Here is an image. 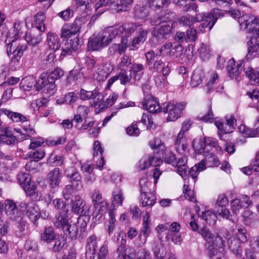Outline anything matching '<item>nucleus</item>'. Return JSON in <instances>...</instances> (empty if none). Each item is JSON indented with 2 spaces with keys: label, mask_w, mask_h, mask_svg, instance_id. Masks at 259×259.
I'll list each match as a JSON object with an SVG mask.
<instances>
[{
  "label": "nucleus",
  "mask_w": 259,
  "mask_h": 259,
  "mask_svg": "<svg viewBox=\"0 0 259 259\" xmlns=\"http://www.w3.org/2000/svg\"><path fill=\"white\" fill-rule=\"evenodd\" d=\"M175 16L174 13L168 12L160 17L152 18V25H156L152 34L158 40L166 38L170 34Z\"/></svg>",
  "instance_id": "f257e3e1"
},
{
  "label": "nucleus",
  "mask_w": 259,
  "mask_h": 259,
  "mask_svg": "<svg viewBox=\"0 0 259 259\" xmlns=\"http://www.w3.org/2000/svg\"><path fill=\"white\" fill-rule=\"evenodd\" d=\"M246 234L247 231L245 229H239L236 234L238 239L231 238L228 240L229 248L237 258H240L242 253V247L239 241L242 243L246 242L247 241Z\"/></svg>",
  "instance_id": "f03ea898"
},
{
  "label": "nucleus",
  "mask_w": 259,
  "mask_h": 259,
  "mask_svg": "<svg viewBox=\"0 0 259 259\" xmlns=\"http://www.w3.org/2000/svg\"><path fill=\"white\" fill-rule=\"evenodd\" d=\"M150 218L149 212H146L143 217V222L142 227L139 230V235L135 240V244L138 247L143 246L147 242L148 237L151 233V223Z\"/></svg>",
  "instance_id": "7ed1b4c3"
},
{
  "label": "nucleus",
  "mask_w": 259,
  "mask_h": 259,
  "mask_svg": "<svg viewBox=\"0 0 259 259\" xmlns=\"http://www.w3.org/2000/svg\"><path fill=\"white\" fill-rule=\"evenodd\" d=\"M186 104L183 103H174L169 102L167 104H164L162 111L168 113L167 120L168 121H175L182 115V111L185 109Z\"/></svg>",
  "instance_id": "20e7f679"
},
{
  "label": "nucleus",
  "mask_w": 259,
  "mask_h": 259,
  "mask_svg": "<svg viewBox=\"0 0 259 259\" xmlns=\"http://www.w3.org/2000/svg\"><path fill=\"white\" fill-rule=\"evenodd\" d=\"M199 234L203 238L208 245V249L214 246L222 248L224 246V240L218 235H215L207 228L203 227L199 231Z\"/></svg>",
  "instance_id": "39448f33"
},
{
  "label": "nucleus",
  "mask_w": 259,
  "mask_h": 259,
  "mask_svg": "<svg viewBox=\"0 0 259 259\" xmlns=\"http://www.w3.org/2000/svg\"><path fill=\"white\" fill-rule=\"evenodd\" d=\"M82 44V40L77 36L73 39L67 40L64 44H61L59 46L61 50L60 57L63 59L64 57L71 55L79 49Z\"/></svg>",
  "instance_id": "423d86ee"
},
{
  "label": "nucleus",
  "mask_w": 259,
  "mask_h": 259,
  "mask_svg": "<svg viewBox=\"0 0 259 259\" xmlns=\"http://www.w3.org/2000/svg\"><path fill=\"white\" fill-rule=\"evenodd\" d=\"M21 212L27 217L32 222H35L40 215L38 206L33 202H21L20 205Z\"/></svg>",
  "instance_id": "0eeeda50"
},
{
  "label": "nucleus",
  "mask_w": 259,
  "mask_h": 259,
  "mask_svg": "<svg viewBox=\"0 0 259 259\" xmlns=\"http://www.w3.org/2000/svg\"><path fill=\"white\" fill-rule=\"evenodd\" d=\"M222 15L221 10L218 9L212 10L210 13L207 15L199 26V30L204 32L206 29L210 30L216 22L218 18Z\"/></svg>",
  "instance_id": "6e6552de"
},
{
  "label": "nucleus",
  "mask_w": 259,
  "mask_h": 259,
  "mask_svg": "<svg viewBox=\"0 0 259 259\" xmlns=\"http://www.w3.org/2000/svg\"><path fill=\"white\" fill-rule=\"evenodd\" d=\"M246 65L247 64L244 61L236 64L234 59L229 60L227 66V73L229 76L232 79L235 78L238 81L240 80L241 79L240 74L242 69L244 70V68Z\"/></svg>",
  "instance_id": "1a4fd4ad"
},
{
  "label": "nucleus",
  "mask_w": 259,
  "mask_h": 259,
  "mask_svg": "<svg viewBox=\"0 0 259 259\" xmlns=\"http://www.w3.org/2000/svg\"><path fill=\"white\" fill-rule=\"evenodd\" d=\"M109 44L106 39V35L98 34L97 36H93L89 39L88 47L89 50L99 51Z\"/></svg>",
  "instance_id": "9d476101"
},
{
  "label": "nucleus",
  "mask_w": 259,
  "mask_h": 259,
  "mask_svg": "<svg viewBox=\"0 0 259 259\" xmlns=\"http://www.w3.org/2000/svg\"><path fill=\"white\" fill-rule=\"evenodd\" d=\"M80 96L81 99L83 100H88L91 99H95L97 98V100H94L93 103L94 107H100L102 104L103 96L102 94L99 93L97 89H95L92 91L81 89L80 91Z\"/></svg>",
  "instance_id": "9b49d317"
},
{
  "label": "nucleus",
  "mask_w": 259,
  "mask_h": 259,
  "mask_svg": "<svg viewBox=\"0 0 259 259\" xmlns=\"http://www.w3.org/2000/svg\"><path fill=\"white\" fill-rule=\"evenodd\" d=\"M229 200L224 194L219 195L215 204L217 213L223 218L228 219L230 215L229 210L226 208L228 205Z\"/></svg>",
  "instance_id": "f8f14e48"
},
{
  "label": "nucleus",
  "mask_w": 259,
  "mask_h": 259,
  "mask_svg": "<svg viewBox=\"0 0 259 259\" xmlns=\"http://www.w3.org/2000/svg\"><path fill=\"white\" fill-rule=\"evenodd\" d=\"M61 177V171L58 167L55 168L48 173L47 179L52 192H54L58 189Z\"/></svg>",
  "instance_id": "ddd939ff"
},
{
  "label": "nucleus",
  "mask_w": 259,
  "mask_h": 259,
  "mask_svg": "<svg viewBox=\"0 0 259 259\" xmlns=\"http://www.w3.org/2000/svg\"><path fill=\"white\" fill-rule=\"evenodd\" d=\"M142 107L147 110L149 112L157 113L162 111V107H160L157 99L151 96H148L141 102Z\"/></svg>",
  "instance_id": "4468645a"
},
{
  "label": "nucleus",
  "mask_w": 259,
  "mask_h": 259,
  "mask_svg": "<svg viewBox=\"0 0 259 259\" xmlns=\"http://www.w3.org/2000/svg\"><path fill=\"white\" fill-rule=\"evenodd\" d=\"M252 33L250 40L248 42V54L246 55L247 58L253 57L254 53L257 52L259 49V28H256L250 31Z\"/></svg>",
  "instance_id": "2eb2a0df"
},
{
  "label": "nucleus",
  "mask_w": 259,
  "mask_h": 259,
  "mask_svg": "<svg viewBox=\"0 0 259 259\" xmlns=\"http://www.w3.org/2000/svg\"><path fill=\"white\" fill-rule=\"evenodd\" d=\"M6 44L7 53L15 52L23 55L24 51L27 49V46L23 39H14L13 41Z\"/></svg>",
  "instance_id": "dca6fc26"
},
{
  "label": "nucleus",
  "mask_w": 259,
  "mask_h": 259,
  "mask_svg": "<svg viewBox=\"0 0 259 259\" xmlns=\"http://www.w3.org/2000/svg\"><path fill=\"white\" fill-rule=\"evenodd\" d=\"M65 172L75 189H80L82 187L81 177L75 168L70 167L65 170Z\"/></svg>",
  "instance_id": "f3484780"
},
{
  "label": "nucleus",
  "mask_w": 259,
  "mask_h": 259,
  "mask_svg": "<svg viewBox=\"0 0 259 259\" xmlns=\"http://www.w3.org/2000/svg\"><path fill=\"white\" fill-rule=\"evenodd\" d=\"M72 210L75 213L80 215H88L89 211L85 210V202L80 196L77 195L72 200Z\"/></svg>",
  "instance_id": "a211bd4d"
},
{
  "label": "nucleus",
  "mask_w": 259,
  "mask_h": 259,
  "mask_svg": "<svg viewBox=\"0 0 259 259\" xmlns=\"http://www.w3.org/2000/svg\"><path fill=\"white\" fill-rule=\"evenodd\" d=\"M5 211L7 217L12 221H19L20 214L15 202L7 199L5 201Z\"/></svg>",
  "instance_id": "6ab92c4d"
},
{
  "label": "nucleus",
  "mask_w": 259,
  "mask_h": 259,
  "mask_svg": "<svg viewBox=\"0 0 259 259\" xmlns=\"http://www.w3.org/2000/svg\"><path fill=\"white\" fill-rule=\"evenodd\" d=\"M240 25L244 29H248L249 31L252 30L253 28H255L257 26L258 23V19L251 14H246L242 16L239 21Z\"/></svg>",
  "instance_id": "aec40b11"
},
{
  "label": "nucleus",
  "mask_w": 259,
  "mask_h": 259,
  "mask_svg": "<svg viewBox=\"0 0 259 259\" xmlns=\"http://www.w3.org/2000/svg\"><path fill=\"white\" fill-rule=\"evenodd\" d=\"M157 162H160L158 158L152 155H145L142 157L137 164V167L140 170H143L149 167L150 165L156 166L159 164Z\"/></svg>",
  "instance_id": "412c9836"
},
{
  "label": "nucleus",
  "mask_w": 259,
  "mask_h": 259,
  "mask_svg": "<svg viewBox=\"0 0 259 259\" xmlns=\"http://www.w3.org/2000/svg\"><path fill=\"white\" fill-rule=\"evenodd\" d=\"M2 111L3 113L13 122L23 123L29 120L28 116L24 115L19 112H15L6 108H2Z\"/></svg>",
  "instance_id": "4be33fe9"
},
{
  "label": "nucleus",
  "mask_w": 259,
  "mask_h": 259,
  "mask_svg": "<svg viewBox=\"0 0 259 259\" xmlns=\"http://www.w3.org/2000/svg\"><path fill=\"white\" fill-rule=\"evenodd\" d=\"M97 247V238L93 234L88 238L87 240V247L89 249L85 253L87 259H95V253Z\"/></svg>",
  "instance_id": "5701e85b"
},
{
  "label": "nucleus",
  "mask_w": 259,
  "mask_h": 259,
  "mask_svg": "<svg viewBox=\"0 0 259 259\" xmlns=\"http://www.w3.org/2000/svg\"><path fill=\"white\" fill-rule=\"evenodd\" d=\"M80 29V27L76 22L70 25H65L61 29V37L69 38L78 32Z\"/></svg>",
  "instance_id": "b1692460"
},
{
  "label": "nucleus",
  "mask_w": 259,
  "mask_h": 259,
  "mask_svg": "<svg viewBox=\"0 0 259 259\" xmlns=\"http://www.w3.org/2000/svg\"><path fill=\"white\" fill-rule=\"evenodd\" d=\"M122 30L121 29L120 25H116L109 27L107 30L104 32V35H106V39L108 43H110L111 41L116 37H121L122 38Z\"/></svg>",
  "instance_id": "393cba45"
},
{
  "label": "nucleus",
  "mask_w": 259,
  "mask_h": 259,
  "mask_svg": "<svg viewBox=\"0 0 259 259\" xmlns=\"http://www.w3.org/2000/svg\"><path fill=\"white\" fill-rule=\"evenodd\" d=\"M68 218V212L59 211L58 215L55 218L54 225L62 230L70 223Z\"/></svg>",
  "instance_id": "a878e982"
},
{
  "label": "nucleus",
  "mask_w": 259,
  "mask_h": 259,
  "mask_svg": "<svg viewBox=\"0 0 259 259\" xmlns=\"http://www.w3.org/2000/svg\"><path fill=\"white\" fill-rule=\"evenodd\" d=\"M244 73L248 78L250 83L254 85H259V70H254L247 64L244 68Z\"/></svg>",
  "instance_id": "bb28decb"
},
{
  "label": "nucleus",
  "mask_w": 259,
  "mask_h": 259,
  "mask_svg": "<svg viewBox=\"0 0 259 259\" xmlns=\"http://www.w3.org/2000/svg\"><path fill=\"white\" fill-rule=\"evenodd\" d=\"M26 195L29 196L33 201H39L42 198V193L37 189L35 185L30 183L23 187Z\"/></svg>",
  "instance_id": "cd10ccee"
},
{
  "label": "nucleus",
  "mask_w": 259,
  "mask_h": 259,
  "mask_svg": "<svg viewBox=\"0 0 259 259\" xmlns=\"http://www.w3.org/2000/svg\"><path fill=\"white\" fill-rule=\"evenodd\" d=\"M128 40L126 38H122L120 44H115L109 48V52L110 54H115L116 52L120 55L124 53L127 48L129 47Z\"/></svg>",
  "instance_id": "c85d7f7f"
},
{
  "label": "nucleus",
  "mask_w": 259,
  "mask_h": 259,
  "mask_svg": "<svg viewBox=\"0 0 259 259\" xmlns=\"http://www.w3.org/2000/svg\"><path fill=\"white\" fill-rule=\"evenodd\" d=\"M144 67L142 64L134 63L131 66L130 71L135 82L139 81L143 76Z\"/></svg>",
  "instance_id": "c756f323"
},
{
  "label": "nucleus",
  "mask_w": 259,
  "mask_h": 259,
  "mask_svg": "<svg viewBox=\"0 0 259 259\" xmlns=\"http://www.w3.org/2000/svg\"><path fill=\"white\" fill-rule=\"evenodd\" d=\"M149 33L148 29H144L140 28L138 31V34L134 37L133 40L129 43L130 47L137 48V46L140 45L146 40L147 35Z\"/></svg>",
  "instance_id": "7c9ffc66"
},
{
  "label": "nucleus",
  "mask_w": 259,
  "mask_h": 259,
  "mask_svg": "<svg viewBox=\"0 0 259 259\" xmlns=\"http://www.w3.org/2000/svg\"><path fill=\"white\" fill-rule=\"evenodd\" d=\"M156 198L154 193L149 191V193L141 194V201L143 207H152L156 202Z\"/></svg>",
  "instance_id": "2f4dec72"
},
{
  "label": "nucleus",
  "mask_w": 259,
  "mask_h": 259,
  "mask_svg": "<svg viewBox=\"0 0 259 259\" xmlns=\"http://www.w3.org/2000/svg\"><path fill=\"white\" fill-rule=\"evenodd\" d=\"M111 72L110 64H105L97 69L94 78L99 81L105 80Z\"/></svg>",
  "instance_id": "473e14b6"
},
{
  "label": "nucleus",
  "mask_w": 259,
  "mask_h": 259,
  "mask_svg": "<svg viewBox=\"0 0 259 259\" xmlns=\"http://www.w3.org/2000/svg\"><path fill=\"white\" fill-rule=\"evenodd\" d=\"M133 64L132 57L124 54L120 58L116 67L120 71H127L128 68H131Z\"/></svg>",
  "instance_id": "72a5a7b5"
},
{
  "label": "nucleus",
  "mask_w": 259,
  "mask_h": 259,
  "mask_svg": "<svg viewBox=\"0 0 259 259\" xmlns=\"http://www.w3.org/2000/svg\"><path fill=\"white\" fill-rule=\"evenodd\" d=\"M59 37L55 33L48 32L47 36V45L48 46L50 49L56 51L58 50L59 44Z\"/></svg>",
  "instance_id": "f704fd0d"
},
{
  "label": "nucleus",
  "mask_w": 259,
  "mask_h": 259,
  "mask_svg": "<svg viewBox=\"0 0 259 259\" xmlns=\"http://www.w3.org/2000/svg\"><path fill=\"white\" fill-rule=\"evenodd\" d=\"M204 78V73L200 68H196L193 73L191 80V85L192 87H197L200 84Z\"/></svg>",
  "instance_id": "c9c22d12"
},
{
  "label": "nucleus",
  "mask_w": 259,
  "mask_h": 259,
  "mask_svg": "<svg viewBox=\"0 0 259 259\" xmlns=\"http://www.w3.org/2000/svg\"><path fill=\"white\" fill-rule=\"evenodd\" d=\"M41 32H35L34 30L27 32L25 34V40L29 44L35 46L38 44L42 40Z\"/></svg>",
  "instance_id": "e433bc0d"
},
{
  "label": "nucleus",
  "mask_w": 259,
  "mask_h": 259,
  "mask_svg": "<svg viewBox=\"0 0 259 259\" xmlns=\"http://www.w3.org/2000/svg\"><path fill=\"white\" fill-rule=\"evenodd\" d=\"M122 32V38H127L133 33H134L138 28L140 27V25L136 23H128L120 25Z\"/></svg>",
  "instance_id": "4c0bfd02"
},
{
  "label": "nucleus",
  "mask_w": 259,
  "mask_h": 259,
  "mask_svg": "<svg viewBox=\"0 0 259 259\" xmlns=\"http://www.w3.org/2000/svg\"><path fill=\"white\" fill-rule=\"evenodd\" d=\"M65 235L71 240L77 238L78 234V228L76 223L71 224L70 223L63 230Z\"/></svg>",
  "instance_id": "58836bf2"
},
{
  "label": "nucleus",
  "mask_w": 259,
  "mask_h": 259,
  "mask_svg": "<svg viewBox=\"0 0 259 259\" xmlns=\"http://www.w3.org/2000/svg\"><path fill=\"white\" fill-rule=\"evenodd\" d=\"M112 205L114 207L122 206L124 199L122 190L119 188H116L112 192Z\"/></svg>",
  "instance_id": "ea45409f"
},
{
  "label": "nucleus",
  "mask_w": 259,
  "mask_h": 259,
  "mask_svg": "<svg viewBox=\"0 0 259 259\" xmlns=\"http://www.w3.org/2000/svg\"><path fill=\"white\" fill-rule=\"evenodd\" d=\"M35 28L40 32L46 30V27L44 24L46 16L44 13L38 12L34 17Z\"/></svg>",
  "instance_id": "a19ab883"
},
{
  "label": "nucleus",
  "mask_w": 259,
  "mask_h": 259,
  "mask_svg": "<svg viewBox=\"0 0 259 259\" xmlns=\"http://www.w3.org/2000/svg\"><path fill=\"white\" fill-rule=\"evenodd\" d=\"M56 237L54 230L51 227H46L40 235L41 239L47 243L51 242L55 239Z\"/></svg>",
  "instance_id": "79ce46f5"
},
{
  "label": "nucleus",
  "mask_w": 259,
  "mask_h": 259,
  "mask_svg": "<svg viewBox=\"0 0 259 259\" xmlns=\"http://www.w3.org/2000/svg\"><path fill=\"white\" fill-rule=\"evenodd\" d=\"M0 141L2 143L12 145L15 144L17 140L16 137L13 135L12 132L8 129H6L5 134L0 136Z\"/></svg>",
  "instance_id": "37998d69"
},
{
  "label": "nucleus",
  "mask_w": 259,
  "mask_h": 259,
  "mask_svg": "<svg viewBox=\"0 0 259 259\" xmlns=\"http://www.w3.org/2000/svg\"><path fill=\"white\" fill-rule=\"evenodd\" d=\"M10 58V66L11 68L15 70L20 67V60L23 55L18 54L15 52L7 53Z\"/></svg>",
  "instance_id": "c03bdc74"
},
{
  "label": "nucleus",
  "mask_w": 259,
  "mask_h": 259,
  "mask_svg": "<svg viewBox=\"0 0 259 259\" xmlns=\"http://www.w3.org/2000/svg\"><path fill=\"white\" fill-rule=\"evenodd\" d=\"M117 225V221L115 219V212L114 209L109 211V221L107 224V232L110 235L114 231Z\"/></svg>",
  "instance_id": "a18cd8bd"
},
{
  "label": "nucleus",
  "mask_w": 259,
  "mask_h": 259,
  "mask_svg": "<svg viewBox=\"0 0 259 259\" xmlns=\"http://www.w3.org/2000/svg\"><path fill=\"white\" fill-rule=\"evenodd\" d=\"M243 221L246 225L255 226L257 223V218L255 214L248 210H246L243 214Z\"/></svg>",
  "instance_id": "49530a36"
},
{
  "label": "nucleus",
  "mask_w": 259,
  "mask_h": 259,
  "mask_svg": "<svg viewBox=\"0 0 259 259\" xmlns=\"http://www.w3.org/2000/svg\"><path fill=\"white\" fill-rule=\"evenodd\" d=\"M205 155V160L207 167H213L218 166L220 164V161L217 156L213 153H206Z\"/></svg>",
  "instance_id": "de8ad7c7"
},
{
  "label": "nucleus",
  "mask_w": 259,
  "mask_h": 259,
  "mask_svg": "<svg viewBox=\"0 0 259 259\" xmlns=\"http://www.w3.org/2000/svg\"><path fill=\"white\" fill-rule=\"evenodd\" d=\"M198 214L206 223L209 224H213L217 219L216 214L210 210L199 212Z\"/></svg>",
  "instance_id": "09e8293b"
},
{
  "label": "nucleus",
  "mask_w": 259,
  "mask_h": 259,
  "mask_svg": "<svg viewBox=\"0 0 259 259\" xmlns=\"http://www.w3.org/2000/svg\"><path fill=\"white\" fill-rule=\"evenodd\" d=\"M51 79L49 78V75L47 74H41L35 83L36 90L39 91L43 88H45L48 85L49 83L50 82Z\"/></svg>",
  "instance_id": "8fccbe9b"
},
{
  "label": "nucleus",
  "mask_w": 259,
  "mask_h": 259,
  "mask_svg": "<svg viewBox=\"0 0 259 259\" xmlns=\"http://www.w3.org/2000/svg\"><path fill=\"white\" fill-rule=\"evenodd\" d=\"M200 57L202 60L205 61L209 59L211 55V51L208 45L201 43L198 48Z\"/></svg>",
  "instance_id": "3c124183"
},
{
  "label": "nucleus",
  "mask_w": 259,
  "mask_h": 259,
  "mask_svg": "<svg viewBox=\"0 0 259 259\" xmlns=\"http://www.w3.org/2000/svg\"><path fill=\"white\" fill-rule=\"evenodd\" d=\"M114 1L115 0H100L96 4L97 12L102 14L108 9L109 7L113 4Z\"/></svg>",
  "instance_id": "603ef678"
},
{
  "label": "nucleus",
  "mask_w": 259,
  "mask_h": 259,
  "mask_svg": "<svg viewBox=\"0 0 259 259\" xmlns=\"http://www.w3.org/2000/svg\"><path fill=\"white\" fill-rule=\"evenodd\" d=\"M98 204V207L96 208L98 210L97 212H94V215L95 218L99 216V220L101 221L104 219V214L106 213L108 208L109 204L105 200Z\"/></svg>",
  "instance_id": "864d4df0"
},
{
  "label": "nucleus",
  "mask_w": 259,
  "mask_h": 259,
  "mask_svg": "<svg viewBox=\"0 0 259 259\" xmlns=\"http://www.w3.org/2000/svg\"><path fill=\"white\" fill-rule=\"evenodd\" d=\"M66 244V239L63 236H60L55 238V243L52 247V250L57 252L61 251Z\"/></svg>",
  "instance_id": "5fc2aeb1"
},
{
  "label": "nucleus",
  "mask_w": 259,
  "mask_h": 259,
  "mask_svg": "<svg viewBox=\"0 0 259 259\" xmlns=\"http://www.w3.org/2000/svg\"><path fill=\"white\" fill-rule=\"evenodd\" d=\"M154 256L157 259H163L166 255L165 248L161 245H156L152 249Z\"/></svg>",
  "instance_id": "6e6d98bb"
},
{
  "label": "nucleus",
  "mask_w": 259,
  "mask_h": 259,
  "mask_svg": "<svg viewBox=\"0 0 259 259\" xmlns=\"http://www.w3.org/2000/svg\"><path fill=\"white\" fill-rule=\"evenodd\" d=\"M197 21V19L189 15L182 16L179 19V23L183 26H191Z\"/></svg>",
  "instance_id": "4d7b16f0"
},
{
  "label": "nucleus",
  "mask_w": 259,
  "mask_h": 259,
  "mask_svg": "<svg viewBox=\"0 0 259 259\" xmlns=\"http://www.w3.org/2000/svg\"><path fill=\"white\" fill-rule=\"evenodd\" d=\"M91 198L93 204L95 208L98 207V204L105 201L102 196L101 193L98 190H95L92 192Z\"/></svg>",
  "instance_id": "13d9d810"
},
{
  "label": "nucleus",
  "mask_w": 259,
  "mask_h": 259,
  "mask_svg": "<svg viewBox=\"0 0 259 259\" xmlns=\"http://www.w3.org/2000/svg\"><path fill=\"white\" fill-rule=\"evenodd\" d=\"M192 145L195 151L197 153L201 154L202 153H207V151L206 152L205 151L206 146V142H205L204 140H199L198 142L194 141Z\"/></svg>",
  "instance_id": "bf43d9fd"
},
{
  "label": "nucleus",
  "mask_w": 259,
  "mask_h": 259,
  "mask_svg": "<svg viewBox=\"0 0 259 259\" xmlns=\"http://www.w3.org/2000/svg\"><path fill=\"white\" fill-rule=\"evenodd\" d=\"M17 181L24 187L30 183L31 177L29 174L20 172L17 176Z\"/></svg>",
  "instance_id": "052dcab7"
},
{
  "label": "nucleus",
  "mask_w": 259,
  "mask_h": 259,
  "mask_svg": "<svg viewBox=\"0 0 259 259\" xmlns=\"http://www.w3.org/2000/svg\"><path fill=\"white\" fill-rule=\"evenodd\" d=\"M118 77V79L120 80V82L122 85H125L130 83L132 80V76L131 74H128L126 71H120V72L117 74Z\"/></svg>",
  "instance_id": "680f3d73"
},
{
  "label": "nucleus",
  "mask_w": 259,
  "mask_h": 259,
  "mask_svg": "<svg viewBox=\"0 0 259 259\" xmlns=\"http://www.w3.org/2000/svg\"><path fill=\"white\" fill-rule=\"evenodd\" d=\"M73 9L69 7L66 10L58 13L57 16L64 21H68L73 16Z\"/></svg>",
  "instance_id": "e2e57ef3"
},
{
  "label": "nucleus",
  "mask_w": 259,
  "mask_h": 259,
  "mask_svg": "<svg viewBox=\"0 0 259 259\" xmlns=\"http://www.w3.org/2000/svg\"><path fill=\"white\" fill-rule=\"evenodd\" d=\"M28 155L30 158L37 162L44 157L45 152L42 149H38L34 151H30Z\"/></svg>",
  "instance_id": "0e129e2a"
},
{
  "label": "nucleus",
  "mask_w": 259,
  "mask_h": 259,
  "mask_svg": "<svg viewBox=\"0 0 259 259\" xmlns=\"http://www.w3.org/2000/svg\"><path fill=\"white\" fill-rule=\"evenodd\" d=\"M78 190L75 189L74 186L72 185H67L63 190L62 195L66 200H68L71 198L74 192Z\"/></svg>",
  "instance_id": "69168bd1"
},
{
  "label": "nucleus",
  "mask_w": 259,
  "mask_h": 259,
  "mask_svg": "<svg viewBox=\"0 0 259 259\" xmlns=\"http://www.w3.org/2000/svg\"><path fill=\"white\" fill-rule=\"evenodd\" d=\"M53 203L55 207L59 210V211H69L68 209L66 207L65 203L61 199L56 198L54 199L53 201Z\"/></svg>",
  "instance_id": "338daca9"
},
{
  "label": "nucleus",
  "mask_w": 259,
  "mask_h": 259,
  "mask_svg": "<svg viewBox=\"0 0 259 259\" xmlns=\"http://www.w3.org/2000/svg\"><path fill=\"white\" fill-rule=\"evenodd\" d=\"M120 254L123 259H135L136 253L133 248L130 247L126 249L125 247V251Z\"/></svg>",
  "instance_id": "774afa93"
}]
</instances>
